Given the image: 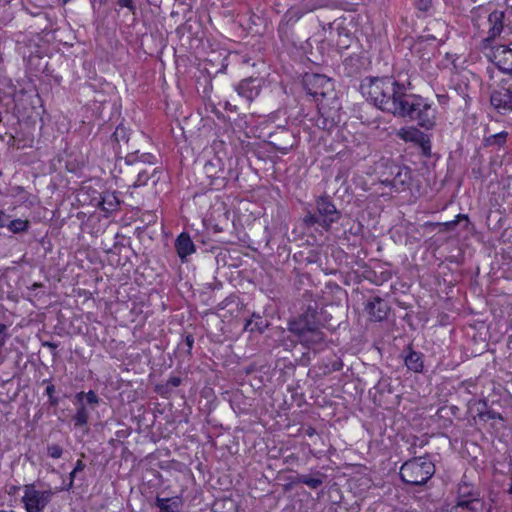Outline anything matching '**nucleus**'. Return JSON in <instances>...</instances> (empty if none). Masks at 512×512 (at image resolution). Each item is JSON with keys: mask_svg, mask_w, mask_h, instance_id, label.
Masks as SVG:
<instances>
[{"mask_svg": "<svg viewBox=\"0 0 512 512\" xmlns=\"http://www.w3.org/2000/svg\"><path fill=\"white\" fill-rule=\"evenodd\" d=\"M411 83L400 82L393 77L366 78L361 91L376 107L394 116L409 119L425 130L436 125L437 109L429 98L410 93Z\"/></svg>", "mask_w": 512, "mask_h": 512, "instance_id": "1", "label": "nucleus"}, {"mask_svg": "<svg viewBox=\"0 0 512 512\" xmlns=\"http://www.w3.org/2000/svg\"><path fill=\"white\" fill-rule=\"evenodd\" d=\"M505 13L491 10L489 7H478L473 13V27L477 37L481 38L483 49L492 48L493 42L504 29Z\"/></svg>", "mask_w": 512, "mask_h": 512, "instance_id": "2", "label": "nucleus"}, {"mask_svg": "<svg viewBox=\"0 0 512 512\" xmlns=\"http://www.w3.org/2000/svg\"><path fill=\"white\" fill-rule=\"evenodd\" d=\"M340 214L334 203L328 197H320L316 201V212H309L303 218V224L307 229H315L320 233L328 232L331 225L337 222Z\"/></svg>", "mask_w": 512, "mask_h": 512, "instance_id": "3", "label": "nucleus"}, {"mask_svg": "<svg viewBox=\"0 0 512 512\" xmlns=\"http://www.w3.org/2000/svg\"><path fill=\"white\" fill-rule=\"evenodd\" d=\"M435 473L434 463L427 457H413L405 461L400 467V479L408 485L422 486L426 484Z\"/></svg>", "mask_w": 512, "mask_h": 512, "instance_id": "4", "label": "nucleus"}, {"mask_svg": "<svg viewBox=\"0 0 512 512\" xmlns=\"http://www.w3.org/2000/svg\"><path fill=\"white\" fill-rule=\"evenodd\" d=\"M312 10L313 8L292 6L286 11L277 27V35L283 46L287 48L301 46V40L295 35L294 26L305 14Z\"/></svg>", "mask_w": 512, "mask_h": 512, "instance_id": "5", "label": "nucleus"}, {"mask_svg": "<svg viewBox=\"0 0 512 512\" xmlns=\"http://www.w3.org/2000/svg\"><path fill=\"white\" fill-rule=\"evenodd\" d=\"M203 172L208 180V186L215 191L224 189L234 174L230 162L227 164L217 154L205 162Z\"/></svg>", "mask_w": 512, "mask_h": 512, "instance_id": "6", "label": "nucleus"}, {"mask_svg": "<svg viewBox=\"0 0 512 512\" xmlns=\"http://www.w3.org/2000/svg\"><path fill=\"white\" fill-rule=\"evenodd\" d=\"M303 87L307 94L318 103L321 99H331L335 96L334 81L332 78L318 73H305Z\"/></svg>", "mask_w": 512, "mask_h": 512, "instance_id": "7", "label": "nucleus"}, {"mask_svg": "<svg viewBox=\"0 0 512 512\" xmlns=\"http://www.w3.org/2000/svg\"><path fill=\"white\" fill-rule=\"evenodd\" d=\"M340 121V108L335 96L331 99H321L317 103V115L314 119L316 127L325 131H331Z\"/></svg>", "mask_w": 512, "mask_h": 512, "instance_id": "8", "label": "nucleus"}, {"mask_svg": "<svg viewBox=\"0 0 512 512\" xmlns=\"http://www.w3.org/2000/svg\"><path fill=\"white\" fill-rule=\"evenodd\" d=\"M484 507L479 493L470 486H460L454 504L448 505L447 512H482Z\"/></svg>", "mask_w": 512, "mask_h": 512, "instance_id": "9", "label": "nucleus"}, {"mask_svg": "<svg viewBox=\"0 0 512 512\" xmlns=\"http://www.w3.org/2000/svg\"><path fill=\"white\" fill-rule=\"evenodd\" d=\"M23 489L21 501L26 512H43L54 494L51 489L37 490L34 483L24 485Z\"/></svg>", "mask_w": 512, "mask_h": 512, "instance_id": "10", "label": "nucleus"}, {"mask_svg": "<svg viewBox=\"0 0 512 512\" xmlns=\"http://www.w3.org/2000/svg\"><path fill=\"white\" fill-rule=\"evenodd\" d=\"M267 143L276 152L286 155L296 145V137L286 126H277L276 130L266 133Z\"/></svg>", "mask_w": 512, "mask_h": 512, "instance_id": "11", "label": "nucleus"}, {"mask_svg": "<svg viewBox=\"0 0 512 512\" xmlns=\"http://www.w3.org/2000/svg\"><path fill=\"white\" fill-rule=\"evenodd\" d=\"M391 178H385L383 183L391 186L397 191H404L409 188L412 180V171L404 165H393L390 167Z\"/></svg>", "mask_w": 512, "mask_h": 512, "instance_id": "12", "label": "nucleus"}, {"mask_svg": "<svg viewBox=\"0 0 512 512\" xmlns=\"http://www.w3.org/2000/svg\"><path fill=\"white\" fill-rule=\"evenodd\" d=\"M390 306L386 300L380 296L372 297L365 305V311L369 319L374 322L383 321L390 313Z\"/></svg>", "mask_w": 512, "mask_h": 512, "instance_id": "13", "label": "nucleus"}, {"mask_svg": "<svg viewBox=\"0 0 512 512\" xmlns=\"http://www.w3.org/2000/svg\"><path fill=\"white\" fill-rule=\"evenodd\" d=\"M491 104L502 114L512 111V87H499L491 95Z\"/></svg>", "mask_w": 512, "mask_h": 512, "instance_id": "14", "label": "nucleus"}, {"mask_svg": "<svg viewBox=\"0 0 512 512\" xmlns=\"http://www.w3.org/2000/svg\"><path fill=\"white\" fill-rule=\"evenodd\" d=\"M482 405L484 407L483 410H479L477 413V418L479 423L485 425L490 424L491 431L490 432H497L500 430V428L504 425V417L501 413L496 412L495 410L488 409V404L486 401L482 402Z\"/></svg>", "mask_w": 512, "mask_h": 512, "instance_id": "15", "label": "nucleus"}, {"mask_svg": "<svg viewBox=\"0 0 512 512\" xmlns=\"http://www.w3.org/2000/svg\"><path fill=\"white\" fill-rule=\"evenodd\" d=\"M236 91L240 97L251 102L260 94L261 80L253 77L243 79L236 86Z\"/></svg>", "mask_w": 512, "mask_h": 512, "instance_id": "16", "label": "nucleus"}, {"mask_svg": "<svg viewBox=\"0 0 512 512\" xmlns=\"http://www.w3.org/2000/svg\"><path fill=\"white\" fill-rule=\"evenodd\" d=\"M175 249L182 263L187 261V257L195 253L196 246L188 232H181L175 240Z\"/></svg>", "mask_w": 512, "mask_h": 512, "instance_id": "17", "label": "nucleus"}, {"mask_svg": "<svg viewBox=\"0 0 512 512\" xmlns=\"http://www.w3.org/2000/svg\"><path fill=\"white\" fill-rule=\"evenodd\" d=\"M404 365L406 368L414 373L424 372V354L419 351H415L411 345H408L404 350Z\"/></svg>", "mask_w": 512, "mask_h": 512, "instance_id": "18", "label": "nucleus"}, {"mask_svg": "<svg viewBox=\"0 0 512 512\" xmlns=\"http://www.w3.org/2000/svg\"><path fill=\"white\" fill-rule=\"evenodd\" d=\"M183 382L180 376H170L165 382L155 385L154 391L163 399H170L175 394V389Z\"/></svg>", "mask_w": 512, "mask_h": 512, "instance_id": "19", "label": "nucleus"}, {"mask_svg": "<svg viewBox=\"0 0 512 512\" xmlns=\"http://www.w3.org/2000/svg\"><path fill=\"white\" fill-rule=\"evenodd\" d=\"M125 240V236L119 232H117L114 236L113 246L106 250L108 255V262L113 266H123L125 263L122 262L120 257V251L125 246L123 241Z\"/></svg>", "mask_w": 512, "mask_h": 512, "instance_id": "20", "label": "nucleus"}, {"mask_svg": "<svg viewBox=\"0 0 512 512\" xmlns=\"http://www.w3.org/2000/svg\"><path fill=\"white\" fill-rule=\"evenodd\" d=\"M154 505L159 509V512H180L183 506V500L181 496L168 498L156 496Z\"/></svg>", "mask_w": 512, "mask_h": 512, "instance_id": "21", "label": "nucleus"}, {"mask_svg": "<svg viewBox=\"0 0 512 512\" xmlns=\"http://www.w3.org/2000/svg\"><path fill=\"white\" fill-rule=\"evenodd\" d=\"M326 475L320 471H316L313 474H299L296 479V484L307 485L311 489H318L325 481Z\"/></svg>", "mask_w": 512, "mask_h": 512, "instance_id": "22", "label": "nucleus"}, {"mask_svg": "<svg viewBox=\"0 0 512 512\" xmlns=\"http://www.w3.org/2000/svg\"><path fill=\"white\" fill-rule=\"evenodd\" d=\"M268 327L267 320L257 313H253L251 318L246 319L244 330L250 333H263Z\"/></svg>", "mask_w": 512, "mask_h": 512, "instance_id": "23", "label": "nucleus"}, {"mask_svg": "<svg viewBox=\"0 0 512 512\" xmlns=\"http://www.w3.org/2000/svg\"><path fill=\"white\" fill-rule=\"evenodd\" d=\"M124 162L126 165H133L138 162H142L144 164L154 165L157 163V158L152 153H139V151L128 152L124 157Z\"/></svg>", "mask_w": 512, "mask_h": 512, "instance_id": "24", "label": "nucleus"}, {"mask_svg": "<svg viewBox=\"0 0 512 512\" xmlns=\"http://www.w3.org/2000/svg\"><path fill=\"white\" fill-rule=\"evenodd\" d=\"M400 139L405 142L417 143L423 139L424 133L416 127H402L397 132Z\"/></svg>", "mask_w": 512, "mask_h": 512, "instance_id": "25", "label": "nucleus"}, {"mask_svg": "<svg viewBox=\"0 0 512 512\" xmlns=\"http://www.w3.org/2000/svg\"><path fill=\"white\" fill-rule=\"evenodd\" d=\"M130 140V130L123 125H118L112 134V141L115 142L119 147L117 148V154L121 153V143L128 144Z\"/></svg>", "mask_w": 512, "mask_h": 512, "instance_id": "26", "label": "nucleus"}, {"mask_svg": "<svg viewBox=\"0 0 512 512\" xmlns=\"http://www.w3.org/2000/svg\"><path fill=\"white\" fill-rule=\"evenodd\" d=\"M89 412L83 403L78 404L76 413L72 416V422L75 428H81L88 424Z\"/></svg>", "mask_w": 512, "mask_h": 512, "instance_id": "27", "label": "nucleus"}, {"mask_svg": "<svg viewBox=\"0 0 512 512\" xmlns=\"http://www.w3.org/2000/svg\"><path fill=\"white\" fill-rule=\"evenodd\" d=\"M507 138H508V132H506V131H501L499 133L492 134V135L484 138V146H486V147L495 146L498 149H500V148L504 147V145L506 144Z\"/></svg>", "mask_w": 512, "mask_h": 512, "instance_id": "28", "label": "nucleus"}, {"mask_svg": "<svg viewBox=\"0 0 512 512\" xmlns=\"http://www.w3.org/2000/svg\"><path fill=\"white\" fill-rule=\"evenodd\" d=\"M29 221L23 220L20 218L11 220L9 223H7V228L14 234L26 232L29 228Z\"/></svg>", "mask_w": 512, "mask_h": 512, "instance_id": "29", "label": "nucleus"}, {"mask_svg": "<svg viewBox=\"0 0 512 512\" xmlns=\"http://www.w3.org/2000/svg\"><path fill=\"white\" fill-rule=\"evenodd\" d=\"M156 172H157V169H154L153 173H149L145 169L144 170H140L137 173V177H136L135 181L132 183V186L135 187V188L146 186L148 184V181L150 180V178L152 176H154V174Z\"/></svg>", "mask_w": 512, "mask_h": 512, "instance_id": "30", "label": "nucleus"}, {"mask_svg": "<svg viewBox=\"0 0 512 512\" xmlns=\"http://www.w3.org/2000/svg\"><path fill=\"white\" fill-rule=\"evenodd\" d=\"M103 210L107 212H112L116 210L119 205V201L117 200L114 194H107L102 197V201L100 202Z\"/></svg>", "mask_w": 512, "mask_h": 512, "instance_id": "31", "label": "nucleus"}, {"mask_svg": "<svg viewBox=\"0 0 512 512\" xmlns=\"http://www.w3.org/2000/svg\"><path fill=\"white\" fill-rule=\"evenodd\" d=\"M84 398L88 404H97L99 402V398L93 390H89L87 393L79 392L76 394L75 399L77 404L83 403Z\"/></svg>", "mask_w": 512, "mask_h": 512, "instance_id": "32", "label": "nucleus"}, {"mask_svg": "<svg viewBox=\"0 0 512 512\" xmlns=\"http://www.w3.org/2000/svg\"><path fill=\"white\" fill-rule=\"evenodd\" d=\"M122 9H127L134 16L137 14V6L134 0H116L115 11L120 12Z\"/></svg>", "mask_w": 512, "mask_h": 512, "instance_id": "33", "label": "nucleus"}, {"mask_svg": "<svg viewBox=\"0 0 512 512\" xmlns=\"http://www.w3.org/2000/svg\"><path fill=\"white\" fill-rule=\"evenodd\" d=\"M303 339L305 341H313L315 344L324 343V334L317 330H309L307 333H303Z\"/></svg>", "mask_w": 512, "mask_h": 512, "instance_id": "34", "label": "nucleus"}, {"mask_svg": "<svg viewBox=\"0 0 512 512\" xmlns=\"http://www.w3.org/2000/svg\"><path fill=\"white\" fill-rule=\"evenodd\" d=\"M44 383H48L45 389V394L48 396V401L51 406H57L59 404V398L55 396V386L49 380H44Z\"/></svg>", "mask_w": 512, "mask_h": 512, "instance_id": "35", "label": "nucleus"}, {"mask_svg": "<svg viewBox=\"0 0 512 512\" xmlns=\"http://www.w3.org/2000/svg\"><path fill=\"white\" fill-rule=\"evenodd\" d=\"M83 167V163L79 162L77 160H66L65 162V169L67 172L72 174H78L81 172Z\"/></svg>", "mask_w": 512, "mask_h": 512, "instance_id": "36", "label": "nucleus"}, {"mask_svg": "<svg viewBox=\"0 0 512 512\" xmlns=\"http://www.w3.org/2000/svg\"><path fill=\"white\" fill-rule=\"evenodd\" d=\"M47 455L53 459H59L63 455V448L58 444H51L47 446Z\"/></svg>", "mask_w": 512, "mask_h": 512, "instance_id": "37", "label": "nucleus"}, {"mask_svg": "<svg viewBox=\"0 0 512 512\" xmlns=\"http://www.w3.org/2000/svg\"><path fill=\"white\" fill-rule=\"evenodd\" d=\"M433 0H414V6L420 13H427L432 8Z\"/></svg>", "mask_w": 512, "mask_h": 512, "instance_id": "38", "label": "nucleus"}, {"mask_svg": "<svg viewBox=\"0 0 512 512\" xmlns=\"http://www.w3.org/2000/svg\"><path fill=\"white\" fill-rule=\"evenodd\" d=\"M463 219L468 220V216L466 214H457L455 219L444 222L441 225L445 228V230H451Z\"/></svg>", "mask_w": 512, "mask_h": 512, "instance_id": "39", "label": "nucleus"}, {"mask_svg": "<svg viewBox=\"0 0 512 512\" xmlns=\"http://www.w3.org/2000/svg\"><path fill=\"white\" fill-rule=\"evenodd\" d=\"M416 144H418L421 147L422 153L424 156H427V157L430 156L431 143H430L429 138H427V136L425 134L423 135V139L421 141L417 142Z\"/></svg>", "mask_w": 512, "mask_h": 512, "instance_id": "40", "label": "nucleus"}, {"mask_svg": "<svg viewBox=\"0 0 512 512\" xmlns=\"http://www.w3.org/2000/svg\"><path fill=\"white\" fill-rule=\"evenodd\" d=\"M183 345L185 347L187 355L191 356L192 349L194 346V336L192 334H186L183 340Z\"/></svg>", "mask_w": 512, "mask_h": 512, "instance_id": "41", "label": "nucleus"}, {"mask_svg": "<svg viewBox=\"0 0 512 512\" xmlns=\"http://www.w3.org/2000/svg\"><path fill=\"white\" fill-rule=\"evenodd\" d=\"M302 434L311 438L315 436L317 432L316 429L312 426H301L298 429L296 436H300Z\"/></svg>", "mask_w": 512, "mask_h": 512, "instance_id": "42", "label": "nucleus"}, {"mask_svg": "<svg viewBox=\"0 0 512 512\" xmlns=\"http://www.w3.org/2000/svg\"><path fill=\"white\" fill-rule=\"evenodd\" d=\"M343 366H344L343 361L340 358H338V359L331 361L328 368H329L330 372H338L343 369Z\"/></svg>", "mask_w": 512, "mask_h": 512, "instance_id": "43", "label": "nucleus"}, {"mask_svg": "<svg viewBox=\"0 0 512 512\" xmlns=\"http://www.w3.org/2000/svg\"><path fill=\"white\" fill-rule=\"evenodd\" d=\"M76 474L77 472H74V470H72L70 473H69V482L66 484L65 486V489L67 491L71 490L73 488V485H74V481H75V477H76Z\"/></svg>", "mask_w": 512, "mask_h": 512, "instance_id": "44", "label": "nucleus"}, {"mask_svg": "<svg viewBox=\"0 0 512 512\" xmlns=\"http://www.w3.org/2000/svg\"><path fill=\"white\" fill-rule=\"evenodd\" d=\"M9 216L4 211L0 210V228L7 227Z\"/></svg>", "mask_w": 512, "mask_h": 512, "instance_id": "45", "label": "nucleus"}, {"mask_svg": "<svg viewBox=\"0 0 512 512\" xmlns=\"http://www.w3.org/2000/svg\"><path fill=\"white\" fill-rule=\"evenodd\" d=\"M86 464L83 462V460L78 459L75 463V466L73 468L74 472H81L85 469Z\"/></svg>", "mask_w": 512, "mask_h": 512, "instance_id": "46", "label": "nucleus"}, {"mask_svg": "<svg viewBox=\"0 0 512 512\" xmlns=\"http://www.w3.org/2000/svg\"><path fill=\"white\" fill-rule=\"evenodd\" d=\"M437 99L440 105H446L449 101L448 95H437Z\"/></svg>", "mask_w": 512, "mask_h": 512, "instance_id": "47", "label": "nucleus"}, {"mask_svg": "<svg viewBox=\"0 0 512 512\" xmlns=\"http://www.w3.org/2000/svg\"><path fill=\"white\" fill-rule=\"evenodd\" d=\"M5 343H6L5 337L0 338V365L3 364V362H4V356L2 354V351H3V347H4Z\"/></svg>", "mask_w": 512, "mask_h": 512, "instance_id": "48", "label": "nucleus"}, {"mask_svg": "<svg viewBox=\"0 0 512 512\" xmlns=\"http://www.w3.org/2000/svg\"><path fill=\"white\" fill-rule=\"evenodd\" d=\"M6 331H7V326L3 323H0V338L5 337V341L8 338Z\"/></svg>", "mask_w": 512, "mask_h": 512, "instance_id": "49", "label": "nucleus"}, {"mask_svg": "<svg viewBox=\"0 0 512 512\" xmlns=\"http://www.w3.org/2000/svg\"><path fill=\"white\" fill-rule=\"evenodd\" d=\"M224 109L227 110V111H230V112H236L237 111V106L232 105L229 102H225Z\"/></svg>", "mask_w": 512, "mask_h": 512, "instance_id": "50", "label": "nucleus"}, {"mask_svg": "<svg viewBox=\"0 0 512 512\" xmlns=\"http://www.w3.org/2000/svg\"><path fill=\"white\" fill-rule=\"evenodd\" d=\"M228 300H229V298H226L225 300H223L221 303H219L218 307L220 309L226 308V306L228 305Z\"/></svg>", "mask_w": 512, "mask_h": 512, "instance_id": "51", "label": "nucleus"}, {"mask_svg": "<svg viewBox=\"0 0 512 512\" xmlns=\"http://www.w3.org/2000/svg\"><path fill=\"white\" fill-rule=\"evenodd\" d=\"M399 512H419L417 509L409 507V508H402Z\"/></svg>", "mask_w": 512, "mask_h": 512, "instance_id": "52", "label": "nucleus"}, {"mask_svg": "<svg viewBox=\"0 0 512 512\" xmlns=\"http://www.w3.org/2000/svg\"><path fill=\"white\" fill-rule=\"evenodd\" d=\"M18 489H19V487H18V486H11V487H10V489H9V491H8V494L13 495V494H15V493H16V491H17Z\"/></svg>", "mask_w": 512, "mask_h": 512, "instance_id": "53", "label": "nucleus"}, {"mask_svg": "<svg viewBox=\"0 0 512 512\" xmlns=\"http://www.w3.org/2000/svg\"><path fill=\"white\" fill-rule=\"evenodd\" d=\"M508 493H509L510 495H512V478H511V482H510V484H509Z\"/></svg>", "mask_w": 512, "mask_h": 512, "instance_id": "54", "label": "nucleus"}, {"mask_svg": "<svg viewBox=\"0 0 512 512\" xmlns=\"http://www.w3.org/2000/svg\"><path fill=\"white\" fill-rule=\"evenodd\" d=\"M305 446H307L308 448H310V444H309V443H305ZM309 452H310L313 456H315V455H316V454L313 452V450H312V449H309Z\"/></svg>", "mask_w": 512, "mask_h": 512, "instance_id": "55", "label": "nucleus"}, {"mask_svg": "<svg viewBox=\"0 0 512 512\" xmlns=\"http://www.w3.org/2000/svg\"><path fill=\"white\" fill-rule=\"evenodd\" d=\"M274 5H275V10H276V12H277V13H280V12H281V10H280L279 8H277L279 4H278L277 2H275V4H274Z\"/></svg>", "mask_w": 512, "mask_h": 512, "instance_id": "56", "label": "nucleus"}, {"mask_svg": "<svg viewBox=\"0 0 512 512\" xmlns=\"http://www.w3.org/2000/svg\"><path fill=\"white\" fill-rule=\"evenodd\" d=\"M3 121V115L2 112H0V123Z\"/></svg>", "mask_w": 512, "mask_h": 512, "instance_id": "57", "label": "nucleus"}, {"mask_svg": "<svg viewBox=\"0 0 512 512\" xmlns=\"http://www.w3.org/2000/svg\"><path fill=\"white\" fill-rule=\"evenodd\" d=\"M62 1H63V3H67V2H69L70 0H62Z\"/></svg>", "mask_w": 512, "mask_h": 512, "instance_id": "58", "label": "nucleus"}]
</instances>
